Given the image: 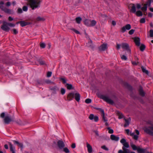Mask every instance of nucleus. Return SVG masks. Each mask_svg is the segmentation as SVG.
<instances>
[{
  "label": "nucleus",
  "mask_w": 153,
  "mask_h": 153,
  "mask_svg": "<svg viewBox=\"0 0 153 153\" xmlns=\"http://www.w3.org/2000/svg\"><path fill=\"white\" fill-rule=\"evenodd\" d=\"M131 6V9L130 12L133 13H135L137 16H142L143 15L142 12L140 10H138L136 12V6L137 9H139L141 7V5L139 4H137L135 5L134 4H130Z\"/></svg>",
  "instance_id": "f257e3e1"
},
{
  "label": "nucleus",
  "mask_w": 153,
  "mask_h": 153,
  "mask_svg": "<svg viewBox=\"0 0 153 153\" xmlns=\"http://www.w3.org/2000/svg\"><path fill=\"white\" fill-rule=\"evenodd\" d=\"M41 0H29L28 4L32 10H34L40 7Z\"/></svg>",
  "instance_id": "f03ea898"
},
{
  "label": "nucleus",
  "mask_w": 153,
  "mask_h": 153,
  "mask_svg": "<svg viewBox=\"0 0 153 153\" xmlns=\"http://www.w3.org/2000/svg\"><path fill=\"white\" fill-rule=\"evenodd\" d=\"M4 3L3 1H0V8L5 13H11V10L10 9L5 7L4 5Z\"/></svg>",
  "instance_id": "7ed1b4c3"
},
{
  "label": "nucleus",
  "mask_w": 153,
  "mask_h": 153,
  "mask_svg": "<svg viewBox=\"0 0 153 153\" xmlns=\"http://www.w3.org/2000/svg\"><path fill=\"white\" fill-rule=\"evenodd\" d=\"M122 48L124 50L127 51L128 54L130 55L131 53V50L130 48L129 45L126 43H122L121 44Z\"/></svg>",
  "instance_id": "20e7f679"
},
{
  "label": "nucleus",
  "mask_w": 153,
  "mask_h": 153,
  "mask_svg": "<svg viewBox=\"0 0 153 153\" xmlns=\"http://www.w3.org/2000/svg\"><path fill=\"white\" fill-rule=\"evenodd\" d=\"M100 98L106 102L110 104H113L114 102L112 100H111L108 96L104 95H102L100 96Z\"/></svg>",
  "instance_id": "39448f33"
},
{
  "label": "nucleus",
  "mask_w": 153,
  "mask_h": 153,
  "mask_svg": "<svg viewBox=\"0 0 153 153\" xmlns=\"http://www.w3.org/2000/svg\"><path fill=\"white\" fill-rule=\"evenodd\" d=\"M135 132L136 134H137V135H134V133H132L131 132H130V135L135 140H137L138 139V135L140 133L139 131L137 130H135Z\"/></svg>",
  "instance_id": "423d86ee"
},
{
  "label": "nucleus",
  "mask_w": 153,
  "mask_h": 153,
  "mask_svg": "<svg viewBox=\"0 0 153 153\" xmlns=\"http://www.w3.org/2000/svg\"><path fill=\"white\" fill-rule=\"evenodd\" d=\"M108 49L107 44L106 43H103L101 45L99 48V50L100 51H104Z\"/></svg>",
  "instance_id": "0eeeda50"
},
{
  "label": "nucleus",
  "mask_w": 153,
  "mask_h": 153,
  "mask_svg": "<svg viewBox=\"0 0 153 153\" xmlns=\"http://www.w3.org/2000/svg\"><path fill=\"white\" fill-rule=\"evenodd\" d=\"M131 28V26L130 24H127L121 28V31L122 33H124L126 30H128L130 29Z\"/></svg>",
  "instance_id": "6e6552de"
},
{
  "label": "nucleus",
  "mask_w": 153,
  "mask_h": 153,
  "mask_svg": "<svg viewBox=\"0 0 153 153\" xmlns=\"http://www.w3.org/2000/svg\"><path fill=\"white\" fill-rule=\"evenodd\" d=\"M120 143H122L123 147H126V148L129 147V145L128 143L127 142L126 140L124 138H122L120 140Z\"/></svg>",
  "instance_id": "1a4fd4ad"
},
{
  "label": "nucleus",
  "mask_w": 153,
  "mask_h": 153,
  "mask_svg": "<svg viewBox=\"0 0 153 153\" xmlns=\"http://www.w3.org/2000/svg\"><path fill=\"white\" fill-rule=\"evenodd\" d=\"M57 145L60 149H62L65 146V144L62 140H59L57 142Z\"/></svg>",
  "instance_id": "9d476101"
},
{
  "label": "nucleus",
  "mask_w": 153,
  "mask_h": 153,
  "mask_svg": "<svg viewBox=\"0 0 153 153\" xmlns=\"http://www.w3.org/2000/svg\"><path fill=\"white\" fill-rule=\"evenodd\" d=\"M19 23L20 24L21 26L22 27H24L27 25H29L30 24V23L29 22L25 21H21L16 23L17 24H18Z\"/></svg>",
  "instance_id": "9b49d317"
},
{
  "label": "nucleus",
  "mask_w": 153,
  "mask_h": 153,
  "mask_svg": "<svg viewBox=\"0 0 153 153\" xmlns=\"http://www.w3.org/2000/svg\"><path fill=\"white\" fill-rule=\"evenodd\" d=\"M12 121V120L11 118L8 115L6 116L4 119V122L6 124H8L10 122Z\"/></svg>",
  "instance_id": "f8f14e48"
},
{
  "label": "nucleus",
  "mask_w": 153,
  "mask_h": 153,
  "mask_svg": "<svg viewBox=\"0 0 153 153\" xmlns=\"http://www.w3.org/2000/svg\"><path fill=\"white\" fill-rule=\"evenodd\" d=\"M7 23L3 24V25L1 26V28L4 31H8L10 30V28L7 26L8 25H7Z\"/></svg>",
  "instance_id": "ddd939ff"
},
{
  "label": "nucleus",
  "mask_w": 153,
  "mask_h": 153,
  "mask_svg": "<svg viewBox=\"0 0 153 153\" xmlns=\"http://www.w3.org/2000/svg\"><path fill=\"white\" fill-rule=\"evenodd\" d=\"M133 39L136 45L138 46H139L140 44V39L138 37H134Z\"/></svg>",
  "instance_id": "4468645a"
},
{
  "label": "nucleus",
  "mask_w": 153,
  "mask_h": 153,
  "mask_svg": "<svg viewBox=\"0 0 153 153\" xmlns=\"http://www.w3.org/2000/svg\"><path fill=\"white\" fill-rule=\"evenodd\" d=\"M74 94L72 93H69L67 96V100L70 101L74 97Z\"/></svg>",
  "instance_id": "2eb2a0df"
},
{
  "label": "nucleus",
  "mask_w": 153,
  "mask_h": 153,
  "mask_svg": "<svg viewBox=\"0 0 153 153\" xmlns=\"http://www.w3.org/2000/svg\"><path fill=\"white\" fill-rule=\"evenodd\" d=\"M100 111L101 113V115L104 121V122H107V119L105 117V113L104 110L102 109H101Z\"/></svg>",
  "instance_id": "dca6fc26"
},
{
  "label": "nucleus",
  "mask_w": 153,
  "mask_h": 153,
  "mask_svg": "<svg viewBox=\"0 0 153 153\" xmlns=\"http://www.w3.org/2000/svg\"><path fill=\"white\" fill-rule=\"evenodd\" d=\"M86 145L88 152L89 153H91L92 152V147L87 142L86 143Z\"/></svg>",
  "instance_id": "f3484780"
},
{
  "label": "nucleus",
  "mask_w": 153,
  "mask_h": 153,
  "mask_svg": "<svg viewBox=\"0 0 153 153\" xmlns=\"http://www.w3.org/2000/svg\"><path fill=\"white\" fill-rule=\"evenodd\" d=\"M110 138L111 140L116 141H118L119 139V137L116 136L114 134H112L111 135Z\"/></svg>",
  "instance_id": "a211bd4d"
},
{
  "label": "nucleus",
  "mask_w": 153,
  "mask_h": 153,
  "mask_svg": "<svg viewBox=\"0 0 153 153\" xmlns=\"http://www.w3.org/2000/svg\"><path fill=\"white\" fill-rule=\"evenodd\" d=\"M74 97H75L76 100L77 102H79L80 97V94L78 93H76L74 94Z\"/></svg>",
  "instance_id": "6ab92c4d"
},
{
  "label": "nucleus",
  "mask_w": 153,
  "mask_h": 153,
  "mask_svg": "<svg viewBox=\"0 0 153 153\" xmlns=\"http://www.w3.org/2000/svg\"><path fill=\"white\" fill-rule=\"evenodd\" d=\"M124 120L125 121V123L124 125V126L125 127H126L129 125L131 119L129 118L128 119L124 118Z\"/></svg>",
  "instance_id": "aec40b11"
},
{
  "label": "nucleus",
  "mask_w": 153,
  "mask_h": 153,
  "mask_svg": "<svg viewBox=\"0 0 153 153\" xmlns=\"http://www.w3.org/2000/svg\"><path fill=\"white\" fill-rule=\"evenodd\" d=\"M9 145L10 146V151L12 152V153H15V148L13 146L12 144L10 143H9Z\"/></svg>",
  "instance_id": "412c9836"
},
{
  "label": "nucleus",
  "mask_w": 153,
  "mask_h": 153,
  "mask_svg": "<svg viewBox=\"0 0 153 153\" xmlns=\"http://www.w3.org/2000/svg\"><path fill=\"white\" fill-rule=\"evenodd\" d=\"M137 151L138 153H145L146 151V149L138 147Z\"/></svg>",
  "instance_id": "4be33fe9"
},
{
  "label": "nucleus",
  "mask_w": 153,
  "mask_h": 153,
  "mask_svg": "<svg viewBox=\"0 0 153 153\" xmlns=\"http://www.w3.org/2000/svg\"><path fill=\"white\" fill-rule=\"evenodd\" d=\"M86 46L91 48H93V46L92 44V41L90 39L89 41L86 44Z\"/></svg>",
  "instance_id": "5701e85b"
},
{
  "label": "nucleus",
  "mask_w": 153,
  "mask_h": 153,
  "mask_svg": "<svg viewBox=\"0 0 153 153\" xmlns=\"http://www.w3.org/2000/svg\"><path fill=\"white\" fill-rule=\"evenodd\" d=\"M96 22L94 20H90L89 27H92L95 26L96 24Z\"/></svg>",
  "instance_id": "b1692460"
},
{
  "label": "nucleus",
  "mask_w": 153,
  "mask_h": 153,
  "mask_svg": "<svg viewBox=\"0 0 153 153\" xmlns=\"http://www.w3.org/2000/svg\"><path fill=\"white\" fill-rule=\"evenodd\" d=\"M65 86L69 90L73 89L74 88L71 84L66 83L65 85Z\"/></svg>",
  "instance_id": "393cba45"
},
{
  "label": "nucleus",
  "mask_w": 153,
  "mask_h": 153,
  "mask_svg": "<svg viewBox=\"0 0 153 153\" xmlns=\"http://www.w3.org/2000/svg\"><path fill=\"white\" fill-rule=\"evenodd\" d=\"M117 115L118 116V118L119 119H121L123 117V114L120 112L117 111L116 112Z\"/></svg>",
  "instance_id": "a878e982"
},
{
  "label": "nucleus",
  "mask_w": 153,
  "mask_h": 153,
  "mask_svg": "<svg viewBox=\"0 0 153 153\" xmlns=\"http://www.w3.org/2000/svg\"><path fill=\"white\" fill-rule=\"evenodd\" d=\"M139 91V94L141 96H144L145 95V93L141 87L140 88Z\"/></svg>",
  "instance_id": "bb28decb"
},
{
  "label": "nucleus",
  "mask_w": 153,
  "mask_h": 153,
  "mask_svg": "<svg viewBox=\"0 0 153 153\" xmlns=\"http://www.w3.org/2000/svg\"><path fill=\"white\" fill-rule=\"evenodd\" d=\"M142 11L143 12H145L147 10V6L146 4H144L143 6L140 8Z\"/></svg>",
  "instance_id": "cd10ccee"
},
{
  "label": "nucleus",
  "mask_w": 153,
  "mask_h": 153,
  "mask_svg": "<svg viewBox=\"0 0 153 153\" xmlns=\"http://www.w3.org/2000/svg\"><path fill=\"white\" fill-rule=\"evenodd\" d=\"M84 24L87 26L89 27L90 23V20L85 19L84 22Z\"/></svg>",
  "instance_id": "c85d7f7f"
},
{
  "label": "nucleus",
  "mask_w": 153,
  "mask_h": 153,
  "mask_svg": "<svg viewBox=\"0 0 153 153\" xmlns=\"http://www.w3.org/2000/svg\"><path fill=\"white\" fill-rule=\"evenodd\" d=\"M131 146L133 150H137L138 147H137L135 145L133 144L132 143H131Z\"/></svg>",
  "instance_id": "c756f323"
},
{
  "label": "nucleus",
  "mask_w": 153,
  "mask_h": 153,
  "mask_svg": "<svg viewBox=\"0 0 153 153\" xmlns=\"http://www.w3.org/2000/svg\"><path fill=\"white\" fill-rule=\"evenodd\" d=\"M81 20L82 19L80 17H77L76 18V22L78 24L80 23Z\"/></svg>",
  "instance_id": "7c9ffc66"
},
{
  "label": "nucleus",
  "mask_w": 153,
  "mask_h": 153,
  "mask_svg": "<svg viewBox=\"0 0 153 153\" xmlns=\"http://www.w3.org/2000/svg\"><path fill=\"white\" fill-rule=\"evenodd\" d=\"M142 70V71L146 73V74H149V72L148 71L146 70L145 68L143 67H141Z\"/></svg>",
  "instance_id": "2f4dec72"
},
{
  "label": "nucleus",
  "mask_w": 153,
  "mask_h": 153,
  "mask_svg": "<svg viewBox=\"0 0 153 153\" xmlns=\"http://www.w3.org/2000/svg\"><path fill=\"white\" fill-rule=\"evenodd\" d=\"M144 131L148 134H149V133L151 131L147 127L144 128Z\"/></svg>",
  "instance_id": "473e14b6"
},
{
  "label": "nucleus",
  "mask_w": 153,
  "mask_h": 153,
  "mask_svg": "<svg viewBox=\"0 0 153 153\" xmlns=\"http://www.w3.org/2000/svg\"><path fill=\"white\" fill-rule=\"evenodd\" d=\"M36 20L37 21H44L45 19L43 18L38 17L36 18Z\"/></svg>",
  "instance_id": "72a5a7b5"
},
{
  "label": "nucleus",
  "mask_w": 153,
  "mask_h": 153,
  "mask_svg": "<svg viewBox=\"0 0 153 153\" xmlns=\"http://www.w3.org/2000/svg\"><path fill=\"white\" fill-rule=\"evenodd\" d=\"M145 47L144 45L142 44L140 47V49L142 51H143L145 49Z\"/></svg>",
  "instance_id": "f704fd0d"
},
{
  "label": "nucleus",
  "mask_w": 153,
  "mask_h": 153,
  "mask_svg": "<svg viewBox=\"0 0 153 153\" xmlns=\"http://www.w3.org/2000/svg\"><path fill=\"white\" fill-rule=\"evenodd\" d=\"M63 151L66 153H68L70 152L69 149L67 147L64 148L63 149Z\"/></svg>",
  "instance_id": "c9c22d12"
},
{
  "label": "nucleus",
  "mask_w": 153,
  "mask_h": 153,
  "mask_svg": "<svg viewBox=\"0 0 153 153\" xmlns=\"http://www.w3.org/2000/svg\"><path fill=\"white\" fill-rule=\"evenodd\" d=\"M85 102L86 103H89L91 102V100L90 99L88 98L85 100Z\"/></svg>",
  "instance_id": "e433bc0d"
},
{
  "label": "nucleus",
  "mask_w": 153,
  "mask_h": 153,
  "mask_svg": "<svg viewBox=\"0 0 153 153\" xmlns=\"http://www.w3.org/2000/svg\"><path fill=\"white\" fill-rule=\"evenodd\" d=\"M45 82L47 84H54V82H51L50 80H45Z\"/></svg>",
  "instance_id": "4c0bfd02"
},
{
  "label": "nucleus",
  "mask_w": 153,
  "mask_h": 153,
  "mask_svg": "<svg viewBox=\"0 0 153 153\" xmlns=\"http://www.w3.org/2000/svg\"><path fill=\"white\" fill-rule=\"evenodd\" d=\"M123 151L124 153H135L134 152H130L129 150L126 149H125V150H124V151Z\"/></svg>",
  "instance_id": "58836bf2"
},
{
  "label": "nucleus",
  "mask_w": 153,
  "mask_h": 153,
  "mask_svg": "<svg viewBox=\"0 0 153 153\" xmlns=\"http://www.w3.org/2000/svg\"><path fill=\"white\" fill-rule=\"evenodd\" d=\"M151 2V0H148L147 1L145 4H146L147 6L148 5L149 6H150Z\"/></svg>",
  "instance_id": "ea45409f"
},
{
  "label": "nucleus",
  "mask_w": 153,
  "mask_h": 153,
  "mask_svg": "<svg viewBox=\"0 0 153 153\" xmlns=\"http://www.w3.org/2000/svg\"><path fill=\"white\" fill-rule=\"evenodd\" d=\"M134 30L131 29L128 32V34L130 35H132L134 33Z\"/></svg>",
  "instance_id": "a19ab883"
},
{
  "label": "nucleus",
  "mask_w": 153,
  "mask_h": 153,
  "mask_svg": "<svg viewBox=\"0 0 153 153\" xmlns=\"http://www.w3.org/2000/svg\"><path fill=\"white\" fill-rule=\"evenodd\" d=\"M121 59L124 60H126L127 59V57L124 55H122L121 56Z\"/></svg>",
  "instance_id": "79ce46f5"
},
{
  "label": "nucleus",
  "mask_w": 153,
  "mask_h": 153,
  "mask_svg": "<svg viewBox=\"0 0 153 153\" xmlns=\"http://www.w3.org/2000/svg\"><path fill=\"white\" fill-rule=\"evenodd\" d=\"M107 129L108 130V133L110 134H112L113 132V129H111L110 127H108Z\"/></svg>",
  "instance_id": "37998d69"
},
{
  "label": "nucleus",
  "mask_w": 153,
  "mask_h": 153,
  "mask_svg": "<svg viewBox=\"0 0 153 153\" xmlns=\"http://www.w3.org/2000/svg\"><path fill=\"white\" fill-rule=\"evenodd\" d=\"M7 24L8 26H9L11 27H14L15 26V25L14 24L12 23H7Z\"/></svg>",
  "instance_id": "c03bdc74"
},
{
  "label": "nucleus",
  "mask_w": 153,
  "mask_h": 153,
  "mask_svg": "<svg viewBox=\"0 0 153 153\" xmlns=\"http://www.w3.org/2000/svg\"><path fill=\"white\" fill-rule=\"evenodd\" d=\"M94 115L93 114H91L90 115L89 118V119L91 120H92L94 119Z\"/></svg>",
  "instance_id": "a18cd8bd"
},
{
  "label": "nucleus",
  "mask_w": 153,
  "mask_h": 153,
  "mask_svg": "<svg viewBox=\"0 0 153 153\" xmlns=\"http://www.w3.org/2000/svg\"><path fill=\"white\" fill-rule=\"evenodd\" d=\"M22 10L21 8H18L17 10V12L18 13H22Z\"/></svg>",
  "instance_id": "49530a36"
},
{
  "label": "nucleus",
  "mask_w": 153,
  "mask_h": 153,
  "mask_svg": "<svg viewBox=\"0 0 153 153\" xmlns=\"http://www.w3.org/2000/svg\"><path fill=\"white\" fill-rule=\"evenodd\" d=\"M101 148L102 149H103L105 150H106V151H108V148H107L106 146L105 145H103V146H102Z\"/></svg>",
  "instance_id": "de8ad7c7"
},
{
  "label": "nucleus",
  "mask_w": 153,
  "mask_h": 153,
  "mask_svg": "<svg viewBox=\"0 0 153 153\" xmlns=\"http://www.w3.org/2000/svg\"><path fill=\"white\" fill-rule=\"evenodd\" d=\"M145 19L144 18L141 19L140 20V22L141 23H144L145 22Z\"/></svg>",
  "instance_id": "09e8293b"
},
{
  "label": "nucleus",
  "mask_w": 153,
  "mask_h": 153,
  "mask_svg": "<svg viewBox=\"0 0 153 153\" xmlns=\"http://www.w3.org/2000/svg\"><path fill=\"white\" fill-rule=\"evenodd\" d=\"M71 30L73 31L74 32H75L76 34H80V33L77 30H76L74 28H72L71 29Z\"/></svg>",
  "instance_id": "8fccbe9b"
},
{
  "label": "nucleus",
  "mask_w": 153,
  "mask_h": 153,
  "mask_svg": "<svg viewBox=\"0 0 153 153\" xmlns=\"http://www.w3.org/2000/svg\"><path fill=\"white\" fill-rule=\"evenodd\" d=\"M27 7L26 6H24L22 7V10L24 11H27Z\"/></svg>",
  "instance_id": "3c124183"
},
{
  "label": "nucleus",
  "mask_w": 153,
  "mask_h": 153,
  "mask_svg": "<svg viewBox=\"0 0 153 153\" xmlns=\"http://www.w3.org/2000/svg\"><path fill=\"white\" fill-rule=\"evenodd\" d=\"M150 36L151 37H153V30H151L149 31Z\"/></svg>",
  "instance_id": "603ef678"
},
{
  "label": "nucleus",
  "mask_w": 153,
  "mask_h": 153,
  "mask_svg": "<svg viewBox=\"0 0 153 153\" xmlns=\"http://www.w3.org/2000/svg\"><path fill=\"white\" fill-rule=\"evenodd\" d=\"M52 74V72L50 71H49L47 73V77H50Z\"/></svg>",
  "instance_id": "864d4df0"
},
{
  "label": "nucleus",
  "mask_w": 153,
  "mask_h": 153,
  "mask_svg": "<svg viewBox=\"0 0 153 153\" xmlns=\"http://www.w3.org/2000/svg\"><path fill=\"white\" fill-rule=\"evenodd\" d=\"M56 88L57 87L56 86L53 87H50V89L53 91H55L56 90Z\"/></svg>",
  "instance_id": "5fc2aeb1"
},
{
  "label": "nucleus",
  "mask_w": 153,
  "mask_h": 153,
  "mask_svg": "<svg viewBox=\"0 0 153 153\" xmlns=\"http://www.w3.org/2000/svg\"><path fill=\"white\" fill-rule=\"evenodd\" d=\"M61 92L62 94H64L65 92V89L63 88H61Z\"/></svg>",
  "instance_id": "6e6d98bb"
},
{
  "label": "nucleus",
  "mask_w": 153,
  "mask_h": 153,
  "mask_svg": "<svg viewBox=\"0 0 153 153\" xmlns=\"http://www.w3.org/2000/svg\"><path fill=\"white\" fill-rule=\"evenodd\" d=\"M60 79L62 81V82L63 83L65 84L66 83V80L65 78H61Z\"/></svg>",
  "instance_id": "4d7b16f0"
},
{
  "label": "nucleus",
  "mask_w": 153,
  "mask_h": 153,
  "mask_svg": "<svg viewBox=\"0 0 153 153\" xmlns=\"http://www.w3.org/2000/svg\"><path fill=\"white\" fill-rule=\"evenodd\" d=\"M40 47L42 48H44L45 47V45L44 43H41L40 45Z\"/></svg>",
  "instance_id": "13d9d810"
},
{
  "label": "nucleus",
  "mask_w": 153,
  "mask_h": 153,
  "mask_svg": "<svg viewBox=\"0 0 153 153\" xmlns=\"http://www.w3.org/2000/svg\"><path fill=\"white\" fill-rule=\"evenodd\" d=\"M94 120L95 121V122L98 121L99 120V118H98V117H97V116H94Z\"/></svg>",
  "instance_id": "bf43d9fd"
},
{
  "label": "nucleus",
  "mask_w": 153,
  "mask_h": 153,
  "mask_svg": "<svg viewBox=\"0 0 153 153\" xmlns=\"http://www.w3.org/2000/svg\"><path fill=\"white\" fill-rule=\"evenodd\" d=\"M39 63L41 65H46L45 62L43 61H40L39 62Z\"/></svg>",
  "instance_id": "052dcab7"
},
{
  "label": "nucleus",
  "mask_w": 153,
  "mask_h": 153,
  "mask_svg": "<svg viewBox=\"0 0 153 153\" xmlns=\"http://www.w3.org/2000/svg\"><path fill=\"white\" fill-rule=\"evenodd\" d=\"M12 30L13 31V33L15 34H17L18 33V31L15 29H13Z\"/></svg>",
  "instance_id": "680f3d73"
},
{
  "label": "nucleus",
  "mask_w": 153,
  "mask_h": 153,
  "mask_svg": "<svg viewBox=\"0 0 153 153\" xmlns=\"http://www.w3.org/2000/svg\"><path fill=\"white\" fill-rule=\"evenodd\" d=\"M5 5H6V6H7V7H9L11 5V3L9 1H8L7 2L6 4H5Z\"/></svg>",
  "instance_id": "e2e57ef3"
},
{
  "label": "nucleus",
  "mask_w": 153,
  "mask_h": 153,
  "mask_svg": "<svg viewBox=\"0 0 153 153\" xmlns=\"http://www.w3.org/2000/svg\"><path fill=\"white\" fill-rule=\"evenodd\" d=\"M18 145L19 146H20L22 149L23 148V145L22 143H19Z\"/></svg>",
  "instance_id": "0e129e2a"
},
{
  "label": "nucleus",
  "mask_w": 153,
  "mask_h": 153,
  "mask_svg": "<svg viewBox=\"0 0 153 153\" xmlns=\"http://www.w3.org/2000/svg\"><path fill=\"white\" fill-rule=\"evenodd\" d=\"M5 115L4 113H2L1 114L0 117L2 118H4L5 116Z\"/></svg>",
  "instance_id": "69168bd1"
},
{
  "label": "nucleus",
  "mask_w": 153,
  "mask_h": 153,
  "mask_svg": "<svg viewBox=\"0 0 153 153\" xmlns=\"http://www.w3.org/2000/svg\"><path fill=\"white\" fill-rule=\"evenodd\" d=\"M76 147V145L74 143H73L71 145V147L73 148L74 149Z\"/></svg>",
  "instance_id": "338daca9"
},
{
  "label": "nucleus",
  "mask_w": 153,
  "mask_h": 153,
  "mask_svg": "<svg viewBox=\"0 0 153 153\" xmlns=\"http://www.w3.org/2000/svg\"><path fill=\"white\" fill-rule=\"evenodd\" d=\"M153 14L151 13H149L148 14V16L152 17V16Z\"/></svg>",
  "instance_id": "774afa93"
}]
</instances>
